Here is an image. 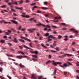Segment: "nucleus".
<instances>
[{
	"instance_id": "1",
	"label": "nucleus",
	"mask_w": 79,
	"mask_h": 79,
	"mask_svg": "<svg viewBox=\"0 0 79 79\" xmlns=\"http://www.w3.org/2000/svg\"><path fill=\"white\" fill-rule=\"evenodd\" d=\"M70 31H73L74 32H75V33H76L77 34H78V33L79 32H78V31H77L76 30H75V29H74L73 28H71L70 29Z\"/></svg>"
},
{
	"instance_id": "2",
	"label": "nucleus",
	"mask_w": 79,
	"mask_h": 79,
	"mask_svg": "<svg viewBox=\"0 0 79 79\" xmlns=\"http://www.w3.org/2000/svg\"><path fill=\"white\" fill-rule=\"evenodd\" d=\"M24 57V58H26V56H16V58H19L20 60H21L23 57Z\"/></svg>"
},
{
	"instance_id": "3",
	"label": "nucleus",
	"mask_w": 79,
	"mask_h": 79,
	"mask_svg": "<svg viewBox=\"0 0 79 79\" xmlns=\"http://www.w3.org/2000/svg\"><path fill=\"white\" fill-rule=\"evenodd\" d=\"M66 55H67L68 56H74V55H72V54H63L62 56L63 57H64V56H65Z\"/></svg>"
},
{
	"instance_id": "4",
	"label": "nucleus",
	"mask_w": 79,
	"mask_h": 79,
	"mask_svg": "<svg viewBox=\"0 0 79 79\" xmlns=\"http://www.w3.org/2000/svg\"><path fill=\"white\" fill-rule=\"evenodd\" d=\"M11 22L13 23L14 24H16L17 25V24H18V22H17V21H15L14 20H11Z\"/></svg>"
},
{
	"instance_id": "5",
	"label": "nucleus",
	"mask_w": 79,
	"mask_h": 79,
	"mask_svg": "<svg viewBox=\"0 0 79 79\" xmlns=\"http://www.w3.org/2000/svg\"><path fill=\"white\" fill-rule=\"evenodd\" d=\"M13 41H14V42H15V43H18V41L17 40L16 38H14Z\"/></svg>"
},
{
	"instance_id": "6",
	"label": "nucleus",
	"mask_w": 79,
	"mask_h": 79,
	"mask_svg": "<svg viewBox=\"0 0 79 79\" xmlns=\"http://www.w3.org/2000/svg\"><path fill=\"white\" fill-rule=\"evenodd\" d=\"M19 41H20V42H22L23 43H24V42H25V41H24V40H22L21 39H19Z\"/></svg>"
},
{
	"instance_id": "7",
	"label": "nucleus",
	"mask_w": 79,
	"mask_h": 79,
	"mask_svg": "<svg viewBox=\"0 0 79 79\" xmlns=\"http://www.w3.org/2000/svg\"><path fill=\"white\" fill-rule=\"evenodd\" d=\"M15 9H17V10H23V7H21V8H19V7L15 6Z\"/></svg>"
},
{
	"instance_id": "8",
	"label": "nucleus",
	"mask_w": 79,
	"mask_h": 79,
	"mask_svg": "<svg viewBox=\"0 0 79 79\" xmlns=\"http://www.w3.org/2000/svg\"><path fill=\"white\" fill-rule=\"evenodd\" d=\"M60 25H61V26H64V27H66L67 26L66 25V24L65 23H61Z\"/></svg>"
},
{
	"instance_id": "9",
	"label": "nucleus",
	"mask_w": 79,
	"mask_h": 79,
	"mask_svg": "<svg viewBox=\"0 0 79 79\" xmlns=\"http://www.w3.org/2000/svg\"><path fill=\"white\" fill-rule=\"evenodd\" d=\"M23 46L24 48H27V49H30V50H31V49L30 48H29L28 47L26 46L25 45H23Z\"/></svg>"
},
{
	"instance_id": "10",
	"label": "nucleus",
	"mask_w": 79,
	"mask_h": 79,
	"mask_svg": "<svg viewBox=\"0 0 79 79\" xmlns=\"http://www.w3.org/2000/svg\"><path fill=\"white\" fill-rule=\"evenodd\" d=\"M56 43H53V46L51 45L50 46V47H52V48H53V47H56Z\"/></svg>"
},
{
	"instance_id": "11",
	"label": "nucleus",
	"mask_w": 79,
	"mask_h": 79,
	"mask_svg": "<svg viewBox=\"0 0 79 79\" xmlns=\"http://www.w3.org/2000/svg\"><path fill=\"white\" fill-rule=\"evenodd\" d=\"M41 45L42 46L43 48H47V47L45 46V45L44 44H41Z\"/></svg>"
},
{
	"instance_id": "12",
	"label": "nucleus",
	"mask_w": 79,
	"mask_h": 79,
	"mask_svg": "<svg viewBox=\"0 0 79 79\" xmlns=\"http://www.w3.org/2000/svg\"><path fill=\"white\" fill-rule=\"evenodd\" d=\"M31 78V79H36V77H35V76H34V75H32Z\"/></svg>"
},
{
	"instance_id": "13",
	"label": "nucleus",
	"mask_w": 79,
	"mask_h": 79,
	"mask_svg": "<svg viewBox=\"0 0 79 79\" xmlns=\"http://www.w3.org/2000/svg\"><path fill=\"white\" fill-rule=\"evenodd\" d=\"M41 9H42V10H48V8L44 7H41Z\"/></svg>"
},
{
	"instance_id": "14",
	"label": "nucleus",
	"mask_w": 79,
	"mask_h": 79,
	"mask_svg": "<svg viewBox=\"0 0 79 79\" xmlns=\"http://www.w3.org/2000/svg\"><path fill=\"white\" fill-rule=\"evenodd\" d=\"M49 35V33H47L46 34H45V35H44V36H45V37H47Z\"/></svg>"
},
{
	"instance_id": "15",
	"label": "nucleus",
	"mask_w": 79,
	"mask_h": 79,
	"mask_svg": "<svg viewBox=\"0 0 79 79\" xmlns=\"http://www.w3.org/2000/svg\"><path fill=\"white\" fill-rule=\"evenodd\" d=\"M19 65L20 66V67H21V68H24V66L23 65H22L21 64H19Z\"/></svg>"
},
{
	"instance_id": "16",
	"label": "nucleus",
	"mask_w": 79,
	"mask_h": 79,
	"mask_svg": "<svg viewBox=\"0 0 79 79\" xmlns=\"http://www.w3.org/2000/svg\"><path fill=\"white\" fill-rule=\"evenodd\" d=\"M52 64H53L54 66H57V63L56 62H54L52 63Z\"/></svg>"
},
{
	"instance_id": "17",
	"label": "nucleus",
	"mask_w": 79,
	"mask_h": 79,
	"mask_svg": "<svg viewBox=\"0 0 79 79\" xmlns=\"http://www.w3.org/2000/svg\"><path fill=\"white\" fill-rule=\"evenodd\" d=\"M6 55L7 56H10V57H14L12 55H10L8 54H6Z\"/></svg>"
},
{
	"instance_id": "18",
	"label": "nucleus",
	"mask_w": 79,
	"mask_h": 79,
	"mask_svg": "<svg viewBox=\"0 0 79 79\" xmlns=\"http://www.w3.org/2000/svg\"><path fill=\"white\" fill-rule=\"evenodd\" d=\"M28 31L30 32H33L34 31L31 30V29H28Z\"/></svg>"
},
{
	"instance_id": "19",
	"label": "nucleus",
	"mask_w": 79,
	"mask_h": 79,
	"mask_svg": "<svg viewBox=\"0 0 79 79\" xmlns=\"http://www.w3.org/2000/svg\"><path fill=\"white\" fill-rule=\"evenodd\" d=\"M50 62H51V61H50V60H48L47 62H46V64H48V63H50Z\"/></svg>"
},
{
	"instance_id": "20",
	"label": "nucleus",
	"mask_w": 79,
	"mask_h": 79,
	"mask_svg": "<svg viewBox=\"0 0 79 79\" xmlns=\"http://www.w3.org/2000/svg\"><path fill=\"white\" fill-rule=\"evenodd\" d=\"M55 19H61V18L60 17H56L55 18Z\"/></svg>"
},
{
	"instance_id": "21",
	"label": "nucleus",
	"mask_w": 79,
	"mask_h": 79,
	"mask_svg": "<svg viewBox=\"0 0 79 79\" xmlns=\"http://www.w3.org/2000/svg\"><path fill=\"white\" fill-rule=\"evenodd\" d=\"M41 12H42V11L39 10H37V13H41Z\"/></svg>"
},
{
	"instance_id": "22",
	"label": "nucleus",
	"mask_w": 79,
	"mask_h": 79,
	"mask_svg": "<svg viewBox=\"0 0 79 79\" xmlns=\"http://www.w3.org/2000/svg\"><path fill=\"white\" fill-rule=\"evenodd\" d=\"M50 52H51L52 53H56V51L53 50H50Z\"/></svg>"
},
{
	"instance_id": "23",
	"label": "nucleus",
	"mask_w": 79,
	"mask_h": 79,
	"mask_svg": "<svg viewBox=\"0 0 79 79\" xmlns=\"http://www.w3.org/2000/svg\"><path fill=\"white\" fill-rule=\"evenodd\" d=\"M25 40H27V41H28L29 42H31V40L26 38V39H25Z\"/></svg>"
},
{
	"instance_id": "24",
	"label": "nucleus",
	"mask_w": 79,
	"mask_h": 79,
	"mask_svg": "<svg viewBox=\"0 0 79 79\" xmlns=\"http://www.w3.org/2000/svg\"><path fill=\"white\" fill-rule=\"evenodd\" d=\"M34 53H35V55H37V54L39 53V52H38L37 51H34Z\"/></svg>"
},
{
	"instance_id": "25",
	"label": "nucleus",
	"mask_w": 79,
	"mask_h": 79,
	"mask_svg": "<svg viewBox=\"0 0 79 79\" xmlns=\"http://www.w3.org/2000/svg\"><path fill=\"white\" fill-rule=\"evenodd\" d=\"M32 43H31L29 44V46H30L31 47H32V48H33V47L32 45Z\"/></svg>"
},
{
	"instance_id": "26",
	"label": "nucleus",
	"mask_w": 79,
	"mask_h": 79,
	"mask_svg": "<svg viewBox=\"0 0 79 79\" xmlns=\"http://www.w3.org/2000/svg\"><path fill=\"white\" fill-rule=\"evenodd\" d=\"M36 26H42V23H39L38 24H37Z\"/></svg>"
},
{
	"instance_id": "27",
	"label": "nucleus",
	"mask_w": 79,
	"mask_h": 79,
	"mask_svg": "<svg viewBox=\"0 0 79 79\" xmlns=\"http://www.w3.org/2000/svg\"><path fill=\"white\" fill-rule=\"evenodd\" d=\"M49 15H48V14L44 15V16H45V17H48H48H49V16H48Z\"/></svg>"
},
{
	"instance_id": "28",
	"label": "nucleus",
	"mask_w": 79,
	"mask_h": 79,
	"mask_svg": "<svg viewBox=\"0 0 79 79\" xmlns=\"http://www.w3.org/2000/svg\"><path fill=\"white\" fill-rule=\"evenodd\" d=\"M51 38L52 39H55V37H54L52 35H51Z\"/></svg>"
},
{
	"instance_id": "29",
	"label": "nucleus",
	"mask_w": 79,
	"mask_h": 79,
	"mask_svg": "<svg viewBox=\"0 0 79 79\" xmlns=\"http://www.w3.org/2000/svg\"><path fill=\"white\" fill-rule=\"evenodd\" d=\"M53 73L54 75H55V74H56V69H55V70L54 71Z\"/></svg>"
},
{
	"instance_id": "30",
	"label": "nucleus",
	"mask_w": 79,
	"mask_h": 79,
	"mask_svg": "<svg viewBox=\"0 0 79 79\" xmlns=\"http://www.w3.org/2000/svg\"><path fill=\"white\" fill-rule=\"evenodd\" d=\"M18 52L19 53H21V54H22V55H24V53L22 52V51H19Z\"/></svg>"
},
{
	"instance_id": "31",
	"label": "nucleus",
	"mask_w": 79,
	"mask_h": 79,
	"mask_svg": "<svg viewBox=\"0 0 79 79\" xmlns=\"http://www.w3.org/2000/svg\"><path fill=\"white\" fill-rule=\"evenodd\" d=\"M44 4L45 5H48V2H44Z\"/></svg>"
},
{
	"instance_id": "32",
	"label": "nucleus",
	"mask_w": 79,
	"mask_h": 79,
	"mask_svg": "<svg viewBox=\"0 0 79 79\" xmlns=\"http://www.w3.org/2000/svg\"><path fill=\"white\" fill-rule=\"evenodd\" d=\"M62 38V36L60 35H59V36H58V38L59 39H61Z\"/></svg>"
},
{
	"instance_id": "33",
	"label": "nucleus",
	"mask_w": 79,
	"mask_h": 79,
	"mask_svg": "<svg viewBox=\"0 0 79 79\" xmlns=\"http://www.w3.org/2000/svg\"><path fill=\"white\" fill-rule=\"evenodd\" d=\"M67 63L69 64V65H70V66H72V64L69 62H67Z\"/></svg>"
},
{
	"instance_id": "34",
	"label": "nucleus",
	"mask_w": 79,
	"mask_h": 79,
	"mask_svg": "<svg viewBox=\"0 0 79 79\" xmlns=\"http://www.w3.org/2000/svg\"><path fill=\"white\" fill-rule=\"evenodd\" d=\"M38 8V7H37V6H34V7H33L32 8V10H34V9H35V8Z\"/></svg>"
},
{
	"instance_id": "35",
	"label": "nucleus",
	"mask_w": 79,
	"mask_h": 79,
	"mask_svg": "<svg viewBox=\"0 0 79 79\" xmlns=\"http://www.w3.org/2000/svg\"><path fill=\"white\" fill-rule=\"evenodd\" d=\"M32 56L34 58H37V56L35 55H32Z\"/></svg>"
},
{
	"instance_id": "36",
	"label": "nucleus",
	"mask_w": 79,
	"mask_h": 79,
	"mask_svg": "<svg viewBox=\"0 0 79 79\" xmlns=\"http://www.w3.org/2000/svg\"><path fill=\"white\" fill-rule=\"evenodd\" d=\"M19 4H22V3H23V1L22 0L21 1H19Z\"/></svg>"
},
{
	"instance_id": "37",
	"label": "nucleus",
	"mask_w": 79,
	"mask_h": 79,
	"mask_svg": "<svg viewBox=\"0 0 79 79\" xmlns=\"http://www.w3.org/2000/svg\"><path fill=\"white\" fill-rule=\"evenodd\" d=\"M13 4H14V5H18V3H17V2H14V3H13Z\"/></svg>"
},
{
	"instance_id": "38",
	"label": "nucleus",
	"mask_w": 79,
	"mask_h": 79,
	"mask_svg": "<svg viewBox=\"0 0 79 79\" xmlns=\"http://www.w3.org/2000/svg\"><path fill=\"white\" fill-rule=\"evenodd\" d=\"M64 66H65V67H67L68 66V65L66 63L63 64Z\"/></svg>"
},
{
	"instance_id": "39",
	"label": "nucleus",
	"mask_w": 79,
	"mask_h": 79,
	"mask_svg": "<svg viewBox=\"0 0 79 79\" xmlns=\"http://www.w3.org/2000/svg\"><path fill=\"white\" fill-rule=\"evenodd\" d=\"M57 64H62V63L60 62H57Z\"/></svg>"
},
{
	"instance_id": "40",
	"label": "nucleus",
	"mask_w": 79,
	"mask_h": 79,
	"mask_svg": "<svg viewBox=\"0 0 79 79\" xmlns=\"http://www.w3.org/2000/svg\"><path fill=\"white\" fill-rule=\"evenodd\" d=\"M5 35H9V33L8 32H6L5 33Z\"/></svg>"
},
{
	"instance_id": "41",
	"label": "nucleus",
	"mask_w": 79,
	"mask_h": 79,
	"mask_svg": "<svg viewBox=\"0 0 79 79\" xmlns=\"http://www.w3.org/2000/svg\"><path fill=\"white\" fill-rule=\"evenodd\" d=\"M56 50H57V51H59V49H60V48L57 47L56 48Z\"/></svg>"
},
{
	"instance_id": "42",
	"label": "nucleus",
	"mask_w": 79,
	"mask_h": 79,
	"mask_svg": "<svg viewBox=\"0 0 79 79\" xmlns=\"http://www.w3.org/2000/svg\"><path fill=\"white\" fill-rule=\"evenodd\" d=\"M20 38H21V39H24L25 40V39H26V38L23 37V36L20 37Z\"/></svg>"
},
{
	"instance_id": "43",
	"label": "nucleus",
	"mask_w": 79,
	"mask_h": 79,
	"mask_svg": "<svg viewBox=\"0 0 79 79\" xmlns=\"http://www.w3.org/2000/svg\"><path fill=\"white\" fill-rule=\"evenodd\" d=\"M76 64V65L77 66H79V62H77Z\"/></svg>"
},
{
	"instance_id": "44",
	"label": "nucleus",
	"mask_w": 79,
	"mask_h": 79,
	"mask_svg": "<svg viewBox=\"0 0 79 79\" xmlns=\"http://www.w3.org/2000/svg\"><path fill=\"white\" fill-rule=\"evenodd\" d=\"M19 47L20 49H23V47L21 46H19Z\"/></svg>"
},
{
	"instance_id": "45",
	"label": "nucleus",
	"mask_w": 79,
	"mask_h": 79,
	"mask_svg": "<svg viewBox=\"0 0 79 79\" xmlns=\"http://www.w3.org/2000/svg\"><path fill=\"white\" fill-rule=\"evenodd\" d=\"M1 8H5L6 7V6L5 5L2 6H1Z\"/></svg>"
},
{
	"instance_id": "46",
	"label": "nucleus",
	"mask_w": 79,
	"mask_h": 79,
	"mask_svg": "<svg viewBox=\"0 0 79 79\" xmlns=\"http://www.w3.org/2000/svg\"><path fill=\"white\" fill-rule=\"evenodd\" d=\"M59 66L60 67H61V68H64V66H63L62 65H60Z\"/></svg>"
},
{
	"instance_id": "47",
	"label": "nucleus",
	"mask_w": 79,
	"mask_h": 79,
	"mask_svg": "<svg viewBox=\"0 0 79 79\" xmlns=\"http://www.w3.org/2000/svg\"><path fill=\"white\" fill-rule=\"evenodd\" d=\"M11 10L12 11H13V12H15L16 11L15 10H14V9H13L12 8H11Z\"/></svg>"
},
{
	"instance_id": "48",
	"label": "nucleus",
	"mask_w": 79,
	"mask_h": 79,
	"mask_svg": "<svg viewBox=\"0 0 79 79\" xmlns=\"http://www.w3.org/2000/svg\"><path fill=\"white\" fill-rule=\"evenodd\" d=\"M0 42L2 43H5V41H4L3 40H1L0 41Z\"/></svg>"
},
{
	"instance_id": "49",
	"label": "nucleus",
	"mask_w": 79,
	"mask_h": 79,
	"mask_svg": "<svg viewBox=\"0 0 79 79\" xmlns=\"http://www.w3.org/2000/svg\"><path fill=\"white\" fill-rule=\"evenodd\" d=\"M4 23H5V24H7V23H9V24H11L10 22H7L5 21L4 22Z\"/></svg>"
},
{
	"instance_id": "50",
	"label": "nucleus",
	"mask_w": 79,
	"mask_h": 79,
	"mask_svg": "<svg viewBox=\"0 0 79 79\" xmlns=\"http://www.w3.org/2000/svg\"><path fill=\"white\" fill-rule=\"evenodd\" d=\"M35 5V3H33L31 4V6H33V5Z\"/></svg>"
},
{
	"instance_id": "51",
	"label": "nucleus",
	"mask_w": 79,
	"mask_h": 79,
	"mask_svg": "<svg viewBox=\"0 0 79 79\" xmlns=\"http://www.w3.org/2000/svg\"><path fill=\"white\" fill-rule=\"evenodd\" d=\"M13 4V3H8V5H12V4Z\"/></svg>"
},
{
	"instance_id": "52",
	"label": "nucleus",
	"mask_w": 79,
	"mask_h": 79,
	"mask_svg": "<svg viewBox=\"0 0 79 79\" xmlns=\"http://www.w3.org/2000/svg\"><path fill=\"white\" fill-rule=\"evenodd\" d=\"M4 2H6L7 3H8V2H9V1L8 0H5L4 1Z\"/></svg>"
},
{
	"instance_id": "53",
	"label": "nucleus",
	"mask_w": 79,
	"mask_h": 79,
	"mask_svg": "<svg viewBox=\"0 0 79 79\" xmlns=\"http://www.w3.org/2000/svg\"><path fill=\"white\" fill-rule=\"evenodd\" d=\"M67 29V28H63L62 29V30H66Z\"/></svg>"
},
{
	"instance_id": "54",
	"label": "nucleus",
	"mask_w": 79,
	"mask_h": 79,
	"mask_svg": "<svg viewBox=\"0 0 79 79\" xmlns=\"http://www.w3.org/2000/svg\"><path fill=\"white\" fill-rule=\"evenodd\" d=\"M0 78L2 79H5V78L2 76H0Z\"/></svg>"
},
{
	"instance_id": "55",
	"label": "nucleus",
	"mask_w": 79,
	"mask_h": 79,
	"mask_svg": "<svg viewBox=\"0 0 79 79\" xmlns=\"http://www.w3.org/2000/svg\"><path fill=\"white\" fill-rule=\"evenodd\" d=\"M30 0H27L26 1V3H28V2H30Z\"/></svg>"
},
{
	"instance_id": "56",
	"label": "nucleus",
	"mask_w": 79,
	"mask_h": 79,
	"mask_svg": "<svg viewBox=\"0 0 79 79\" xmlns=\"http://www.w3.org/2000/svg\"><path fill=\"white\" fill-rule=\"evenodd\" d=\"M64 40L65 41H67V40H68V38H65V39H64Z\"/></svg>"
},
{
	"instance_id": "57",
	"label": "nucleus",
	"mask_w": 79,
	"mask_h": 79,
	"mask_svg": "<svg viewBox=\"0 0 79 79\" xmlns=\"http://www.w3.org/2000/svg\"><path fill=\"white\" fill-rule=\"evenodd\" d=\"M11 30H12L13 32H16V30H15V29L11 28Z\"/></svg>"
},
{
	"instance_id": "58",
	"label": "nucleus",
	"mask_w": 79,
	"mask_h": 79,
	"mask_svg": "<svg viewBox=\"0 0 79 79\" xmlns=\"http://www.w3.org/2000/svg\"><path fill=\"white\" fill-rule=\"evenodd\" d=\"M33 42H35V43H38V41H37V40H34V41H33Z\"/></svg>"
},
{
	"instance_id": "59",
	"label": "nucleus",
	"mask_w": 79,
	"mask_h": 79,
	"mask_svg": "<svg viewBox=\"0 0 79 79\" xmlns=\"http://www.w3.org/2000/svg\"><path fill=\"white\" fill-rule=\"evenodd\" d=\"M72 45H75L76 44V43L74 42H73L72 43Z\"/></svg>"
},
{
	"instance_id": "60",
	"label": "nucleus",
	"mask_w": 79,
	"mask_h": 79,
	"mask_svg": "<svg viewBox=\"0 0 79 79\" xmlns=\"http://www.w3.org/2000/svg\"><path fill=\"white\" fill-rule=\"evenodd\" d=\"M7 77H8V78L10 79H11V78L10 76H9L8 75H7Z\"/></svg>"
},
{
	"instance_id": "61",
	"label": "nucleus",
	"mask_w": 79,
	"mask_h": 79,
	"mask_svg": "<svg viewBox=\"0 0 79 79\" xmlns=\"http://www.w3.org/2000/svg\"><path fill=\"white\" fill-rule=\"evenodd\" d=\"M21 26H19V30H21Z\"/></svg>"
},
{
	"instance_id": "62",
	"label": "nucleus",
	"mask_w": 79,
	"mask_h": 79,
	"mask_svg": "<svg viewBox=\"0 0 79 79\" xmlns=\"http://www.w3.org/2000/svg\"><path fill=\"white\" fill-rule=\"evenodd\" d=\"M32 60H34V61H37V60H36V59H34V58H32Z\"/></svg>"
},
{
	"instance_id": "63",
	"label": "nucleus",
	"mask_w": 79,
	"mask_h": 79,
	"mask_svg": "<svg viewBox=\"0 0 79 79\" xmlns=\"http://www.w3.org/2000/svg\"><path fill=\"white\" fill-rule=\"evenodd\" d=\"M45 21H46V23H49V21H48V20H45Z\"/></svg>"
},
{
	"instance_id": "64",
	"label": "nucleus",
	"mask_w": 79,
	"mask_h": 79,
	"mask_svg": "<svg viewBox=\"0 0 79 79\" xmlns=\"http://www.w3.org/2000/svg\"><path fill=\"white\" fill-rule=\"evenodd\" d=\"M51 40H52V39H49L48 40V42H50V41H51Z\"/></svg>"
}]
</instances>
